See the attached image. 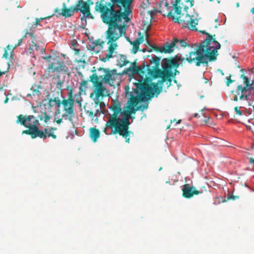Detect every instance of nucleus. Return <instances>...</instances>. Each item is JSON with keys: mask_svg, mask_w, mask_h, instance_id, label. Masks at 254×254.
<instances>
[{"mask_svg": "<svg viewBox=\"0 0 254 254\" xmlns=\"http://www.w3.org/2000/svg\"><path fill=\"white\" fill-rule=\"evenodd\" d=\"M8 98L7 97L6 98V99H5L4 101V103L5 104L6 103H7L8 101Z\"/></svg>", "mask_w": 254, "mask_h": 254, "instance_id": "nucleus-55", "label": "nucleus"}, {"mask_svg": "<svg viewBox=\"0 0 254 254\" xmlns=\"http://www.w3.org/2000/svg\"><path fill=\"white\" fill-rule=\"evenodd\" d=\"M28 35L31 36L32 41L33 40V41L34 42V41L35 40V37H34L33 34L32 33L29 32L28 31V30L26 29L25 31V34L23 36V37L27 38Z\"/></svg>", "mask_w": 254, "mask_h": 254, "instance_id": "nucleus-32", "label": "nucleus"}, {"mask_svg": "<svg viewBox=\"0 0 254 254\" xmlns=\"http://www.w3.org/2000/svg\"><path fill=\"white\" fill-rule=\"evenodd\" d=\"M40 87L39 86L38 89H34L33 88V86H32V87L31 88V90L32 91V95L33 96H39L40 95H41V93L39 90V88Z\"/></svg>", "mask_w": 254, "mask_h": 254, "instance_id": "nucleus-30", "label": "nucleus"}, {"mask_svg": "<svg viewBox=\"0 0 254 254\" xmlns=\"http://www.w3.org/2000/svg\"><path fill=\"white\" fill-rule=\"evenodd\" d=\"M39 46L32 41V44L30 47V49L33 51H38Z\"/></svg>", "mask_w": 254, "mask_h": 254, "instance_id": "nucleus-33", "label": "nucleus"}, {"mask_svg": "<svg viewBox=\"0 0 254 254\" xmlns=\"http://www.w3.org/2000/svg\"><path fill=\"white\" fill-rule=\"evenodd\" d=\"M6 71H1L0 70V77L2 75H3V74H5V73L6 72Z\"/></svg>", "mask_w": 254, "mask_h": 254, "instance_id": "nucleus-53", "label": "nucleus"}, {"mask_svg": "<svg viewBox=\"0 0 254 254\" xmlns=\"http://www.w3.org/2000/svg\"><path fill=\"white\" fill-rule=\"evenodd\" d=\"M96 80V76L93 75L91 82L94 87L93 93L95 94V98L93 100L95 104V107L97 108L96 110L95 116H97V114L105 107V103L101 101L100 98H102L108 95L106 88L100 82H97Z\"/></svg>", "mask_w": 254, "mask_h": 254, "instance_id": "nucleus-9", "label": "nucleus"}, {"mask_svg": "<svg viewBox=\"0 0 254 254\" xmlns=\"http://www.w3.org/2000/svg\"><path fill=\"white\" fill-rule=\"evenodd\" d=\"M250 84H251V83H250ZM251 84H253V87H253L252 89H251L249 90V92H250V91H251H251H253L254 92V80H252V83H251Z\"/></svg>", "mask_w": 254, "mask_h": 254, "instance_id": "nucleus-49", "label": "nucleus"}, {"mask_svg": "<svg viewBox=\"0 0 254 254\" xmlns=\"http://www.w3.org/2000/svg\"><path fill=\"white\" fill-rule=\"evenodd\" d=\"M162 167H160V169H159V171H160L161 170H162Z\"/></svg>", "mask_w": 254, "mask_h": 254, "instance_id": "nucleus-64", "label": "nucleus"}, {"mask_svg": "<svg viewBox=\"0 0 254 254\" xmlns=\"http://www.w3.org/2000/svg\"><path fill=\"white\" fill-rule=\"evenodd\" d=\"M127 40L130 43V42H131L130 40H129V39L128 38H127Z\"/></svg>", "mask_w": 254, "mask_h": 254, "instance_id": "nucleus-61", "label": "nucleus"}, {"mask_svg": "<svg viewBox=\"0 0 254 254\" xmlns=\"http://www.w3.org/2000/svg\"><path fill=\"white\" fill-rule=\"evenodd\" d=\"M137 88L140 91L139 94L138 90L136 93L137 94L135 97L132 94L130 95L128 103L129 106H136L139 102H143L148 99L153 97L154 93L159 94L162 91V87H159L157 83H151L148 81H144L139 83L137 85Z\"/></svg>", "mask_w": 254, "mask_h": 254, "instance_id": "nucleus-5", "label": "nucleus"}, {"mask_svg": "<svg viewBox=\"0 0 254 254\" xmlns=\"http://www.w3.org/2000/svg\"><path fill=\"white\" fill-rule=\"evenodd\" d=\"M48 69L53 72H60L65 71L66 67L63 62L56 60L49 65Z\"/></svg>", "mask_w": 254, "mask_h": 254, "instance_id": "nucleus-17", "label": "nucleus"}, {"mask_svg": "<svg viewBox=\"0 0 254 254\" xmlns=\"http://www.w3.org/2000/svg\"><path fill=\"white\" fill-rule=\"evenodd\" d=\"M57 129L56 127H51L50 128H45L43 130H41L46 135V137L44 139H46L47 137H51L53 139L57 138V135L54 134V131Z\"/></svg>", "mask_w": 254, "mask_h": 254, "instance_id": "nucleus-20", "label": "nucleus"}, {"mask_svg": "<svg viewBox=\"0 0 254 254\" xmlns=\"http://www.w3.org/2000/svg\"><path fill=\"white\" fill-rule=\"evenodd\" d=\"M17 124H20L28 129L24 130L22 134H25L31 136L32 138H35L37 137L44 139L46 135L39 128V124L38 120L33 115H20L17 116Z\"/></svg>", "mask_w": 254, "mask_h": 254, "instance_id": "nucleus-6", "label": "nucleus"}, {"mask_svg": "<svg viewBox=\"0 0 254 254\" xmlns=\"http://www.w3.org/2000/svg\"><path fill=\"white\" fill-rule=\"evenodd\" d=\"M61 104L63 105L64 111L62 118L73 123V117L74 115V100L71 89L68 93V98L63 99L61 101Z\"/></svg>", "mask_w": 254, "mask_h": 254, "instance_id": "nucleus-12", "label": "nucleus"}, {"mask_svg": "<svg viewBox=\"0 0 254 254\" xmlns=\"http://www.w3.org/2000/svg\"><path fill=\"white\" fill-rule=\"evenodd\" d=\"M196 48L194 52L189 53V58L187 59L190 64H194L196 66L201 64L207 65L208 62H213L217 59L218 50L220 48V43L216 40L215 35L209 40L195 44Z\"/></svg>", "mask_w": 254, "mask_h": 254, "instance_id": "nucleus-3", "label": "nucleus"}, {"mask_svg": "<svg viewBox=\"0 0 254 254\" xmlns=\"http://www.w3.org/2000/svg\"><path fill=\"white\" fill-rule=\"evenodd\" d=\"M249 163L250 164H253L254 163V158H251L249 159Z\"/></svg>", "mask_w": 254, "mask_h": 254, "instance_id": "nucleus-50", "label": "nucleus"}, {"mask_svg": "<svg viewBox=\"0 0 254 254\" xmlns=\"http://www.w3.org/2000/svg\"><path fill=\"white\" fill-rule=\"evenodd\" d=\"M183 196L187 198H190L194 195H198L201 192L196 190L195 188L190 186L189 184H185L182 189Z\"/></svg>", "mask_w": 254, "mask_h": 254, "instance_id": "nucleus-15", "label": "nucleus"}, {"mask_svg": "<svg viewBox=\"0 0 254 254\" xmlns=\"http://www.w3.org/2000/svg\"><path fill=\"white\" fill-rule=\"evenodd\" d=\"M48 105L50 107L57 106L59 108L61 105V101L58 97H55L54 99L51 98L48 101Z\"/></svg>", "mask_w": 254, "mask_h": 254, "instance_id": "nucleus-23", "label": "nucleus"}, {"mask_svg": "<svg viewBox=\"0 0 254 254\" xmlns=\"http://www.w3.org/2000/svg\"><path fill=\"white\" fill-rule=\"evenodd\" d=\"M219 24L216 25L215 26V28H217V27H218V26H219Z\"/></svg>", "mask_w": 254, "mask_h": 254, "instance_id": "nucleus-60", "label": "nucleus"}, {"mask_svg": "<svg viewBox=\"0 0 254 254\" xmlns=\"http://www.w3.org/2000/svg\"><path fill=\"white\" fill-rule=\"evenodd\" d=\"M194 117H195V118L200 117V116L199 115V114L198 113H195L194 115Z\"/></svg>", "mask_w": 254, "mask_h": 254, "instance_id": "nucleus-54", "label": "nucleus"}, {"mask_svg": "<svg viewBox=\"0 0 254 254\" xmlns=\"http://www.w3.org/2000/svg\"><path fill=\"white\" fill-rule=\"evenodd\" d=\"M142 106H138L136 107V108H135V107L133 106H128V111L130 113V115L132 114H135V112L138 110H140V109H141Z\"/></svg>", "mask_w": 254, "mask_h": 254, "instance_id": "nucleus-28", "label": "nucleus"}, {"mask_svg": "<svg viewBox=\"0 0 254 254\" xmlns=\"http://www.w3.org/2000/svg\"><path fill=\"white\" fill-rule=\"evenodd\" d=\"M129 62L127 60L126 56L123 55H120L118 60V65L121 67L125 66Z\"/></svg>", "mask_w": 254, "mask_h": 254, "instance_id": "nucleus-24", "label": "nucleus"}, {"mask_svg": "<svg viewBox=\"0 0 254 254\" xmlns=\"http://www.w3.org/2000/svg\"><path fill=\"white\" fill-rule=\"evenodd\" d=\"M180 1L181 0H175L173 4L175 13L177 15H179V16L176 17L172 14V10L169 11L167 16L171 17L175 22L180 24L183 27H188L190 30L197 31L195 27L198 24V15L196 13L191 15L188 13L187 10L188 9V7L187 6L184 8L186 13L181 14L182 7L180 5Z\"/></svg>", "mask_w": 254, "mask_h": 254, "instance_id": "nucleus-4", "label": "nucleus"}, {"mask_svg": "<svg viewBox=\"0 0 254 254\" xmlns=\"http://www.w3.org/2000/svg\"><path fill=\"white\" fill-rule=\"evenodd\" d=\"M113 53L111 52H109L108 54H106L105 57H103L101 59V61L104 62H107L113 57Z\"/></svg>", "mask_w": 254, "mask_h": 254, "instance_id": "nucleus-29", "label": "nucleus"}, {"mask_svg": "<svg viewBox=\"0 0 254 254\" xmlns=\"http://www.w3.org/2000/svg\"><path fill=\"white\" fill-rule=\"evenodd\" d=\"M16 48V46H14L11 45H7V47L4 49V53L3 55L2 58L7 59L9 57V54H12L15 48Z\"/></svg>", "mask_w": 254, "mask_h": 254, "instance_id": "nucleus-22", "label": "nucleus"}, {"mask_svg": "<svg viewBox=\"0 0 254 254\" xmlns=\"http://www.w3.org/2000/svg\"><path fill=\"white\" fill-rule=\"evenodd\" d=\"M63 121V119L62 118H60V119H59L58 120H57L56 121V123L58 124H60Z\"/></svg>", "mask_w": 254, "mask_h": 254, "instance_id": "nucleus-48", "label": "nucleus"}, {"mask_svg": "<svg viewBox=\"0 0 254 254\" xmlns=\"http://www.w3.org/2000/svg\"><path fill=\"white\" fill-rule=\"evenodd\" d=\"M63 84V82L62 81H61V80H59L57 83V88H61Z\"/></svg>", "mask_w": 254, "mask_h": 254, "instance_id": "nucleus-41", "label": "nucleus"}, {"mask_svg": "<svg viewBox=\"0 0 254 254\" xmlns=\"http://www.w3.org/2000/svg\"><path fill=\"white\" fill-rule=\"evenodd\" d=\"M75 7H73L75 12L80 11L83 14L84 17H90L93 19V16L90 13V7L87 2L83 0H78L76 3Z\"/></svg>", "mask_w": 254, "mask_h": 254, "instance_id": "nucleus-14", "label": "nucleus"}, {"mask_svg": "<svg viewBox=\"0 0 254 254\" xmlns=\"http://www.w3.org/2000/svg\"><path fill=\"white\" fill-rule=\"evenodd\" d=\"M138 39H140V44L141 43H142L144 41V37L143 36H141L140 38H139Z\"/></svg>", "mask_w": 254, "mask_h": 254, "instance_id": "nucleus-51", "label": "nucleus"}, {"mask_svg": "<svg viewBox=\"0 0 254 254\" xmlns=\"http://www.w3.org/2000/svg\"><path fill=\"white\" fill-rule=\"evenodd\" d=\"M93 95V93H91V95H90V97H92Z\"/></svg>", "mask_w": 254, "mask_h": 254, "instance_id": "nucleus-63", "label": "nucleus"}, {"mask_svg": "<svg viewBox=\"0 0 254 254\" xmlns=\"http://www.w3.org/2000/svg\"><path fill=\"white\" fill-rule=\"evenodd\" d=\"M130 43L133 45L132 53L135 54L139 49V46L140 44V41L139 39H136L133 42H130Z\"/></svg>", "mask_w": 254, "mask_h": 254, "instance_id": "nucleus-26", "label": "nucleus"}, {"mask_svg": "<svg viewBox=\"0 0 254 254\" xmlns=\"http://www.w3.org/2000/svg\"><path fill=\"white\" fill-rule=\"evenodd\" d=\"M189 58V55L186 57L181 58L177 55L175 58L166 59L163 66V69H160L159 65L161 58L157 56L152 58L150 64L148 65L143 62L141 66H137L135 63H132V65L127 69V72L130 71L132 74H138L144 75L146 73L154 78H160L157 84H162L166 82L168 87L172 81V78L175 77L177 73L179 71L177 69L180 64L187 62V59Z\"/></svg>", "mask_w": 254, "mask_h": 254, "instance_id": "nucleus-1", "label": "nucleus"}, {"mask_svg": "<svg viewBox=\"0 0 254 254\" xmlns=\"http://www.w3.org/2000/svg\"><path fill=\"white\" fill-rule=\"evenodd\" d=\"M186 1L190 2V6H192L193 5V2H194L193 0H187Z\"/></svg>", "mask_w": 254, "mask_h": 254, "instance_id": "nucleus-46", "label": "nucleus"}, {"mask_svg": "<svg viewBox=\"0 0 254 254\" xmlns=\"http://www.w3.org/2000/svg\"><path fill=\"white\" fill-rule=\"evenodd\" d=\"M231 75H229V78L227 79V82H226V85L227 86H229L230 84L234 82V80L231 79Z\"/></svg>", "mask_w": 254, "mask_h": 254, "instance_id": "nucleus-39", "label": "nucleus"}, {"mask_svg": "<svg viewBox=\"0 0 254 254\" xmlns=\"http://www.w3.org/2000/svg\"><path fill=\"white\" fill-rule=\"evenodd\" d=\"M142 106L141 110L143 111L144 110H146L148 108V104L144 105H141Z\"/></svg>", "mask_w": 254, "mask_h": 254, "instance_id": "nucleus-44", "label": "nucleus"}, {"mask_svg": "<svg viewBox=\"0 0 254 254\" xmlns=\"http://www.w3.org/2000/svg\"><path fill=\"white\" fill-rule=\"evenodd\" d=\"M121 114L123 115L125 117L123 118L119 117L117 125L113 128L109 134H119L125 138L126 142L129 143L130 135L132 134V132L128 130L130 125L129 119L131 118V115L128 110L124 111Z\"/></svg>", "mask_w": 254, "mask_h": 254, "instance_id": "nucleus-8", "label": "nucleus"}, {"mask_svg": "<svg viewBox=\"0 0 254 254\" xmlns=\"http://www.w3.org/2000/svg\"><path fill=\"white\" fill-rule=\"evenodd\" d=\"M100 132L98 129L95 127L90 128V137L94 142L97 141L98 138L100 137Z\"/></svg>", "mask_w": 254, "mask_h": 254, "instance_id": "nucleus-21", "label": "nucleus"}, {"mask_svg": "<svg viewBox=\"0 0 254 254\" xmlns=\"http://www.w3.org/2000/svg\"><path fill=\"white\" fill-rule=\"evenodd\" d=\"M218 19H217V18H216V19H215V22H218Z\"/></svg>", "mask_w": 254, "mask_h": 254, "instance_id": "nucleus-62", "label": "nucleus"}, {"mask_svg": "<svg viewBox=\"0 0 254 254\" xmlns=\"http://www.w3.org/2000/svg\"><path fill=\"white\" fill-rule=\"evenodd\" d=\"M148 12L149 13H150V15H151V14H152V13H153V12H152V11H148Z\"/></svg>", "mask_w": 254, "mask_h": 254, "instance_id": "nucleus-59", "label": "nucleus"}, {"mask_svg": "<svg viewBox=\"0 0 254 254\" xmlns=\"http://www.w3.org/2000/svg\"><path fill=\"white\" fill-rule=\"evenodd\" d=\"M87 83V81L85 80H82L80 83V86L79 88V94L80 95L84 94L85 93Z\"/></svg>", "mask_w": 254, "mask_h": 254, "instance_id": "nucleus-25", "label": "nucleus"}, {"mask_svg": "<svg viewBox=\"0 0 254 254\" xmlns=\"http://www.w3.org/2000/svg\"><path fill=\"white\" fill-rule=\"evenodd\" d=\"M24 38L23 37V38H21L20 39H19V40H18V43L15 45V46H16V47H17V46H20V45H21L22 42V41H23V39Z\"/></svg>", "mask_w": 254, "mask_h": 254, "instance_id": "nucleus-42", "label": "nucleus"}, {"mask_svg": "<svg viewBox=\"0 0 254 254\" xmlns=\"http://www.w3.org/2000/svg\"><path fill=\"white\" fill-rule=\"evenodd\" d=\"M149 5V0H143L141 4V7L145 9L148 7V6Z\"/></svg>", "mask_w": 254, "mask_h": 254, "instance_id": "nucleus-34", "label": "nucleus"}, {"mask_svg": "<svg viewBox=\"0 0 254 254\" xmlns=\"http://www.w3.org/2000/svg\"><path fill=\"white\" fill-rule=\"evenodd\" d=\"M104 43H105V42L104 41H101V40L100 39H98L96 40L93 43V44L94 45L93 47H96L98 45L101 47H102L103 45L104 44Z\"/></svg>", "mask_w": 254, "mask_h": 254, "instance_id": "nucleus-31", "label": "nucleus"}, {"mask_svg": "<svg viewBox=\"0 0 254 254\" xmlns=\"http://www.w3.org/2000/svg\"><path fill=\"white\" fill-rule=\"evenodd\" d=\"M86 2H87L88 4H89V7L90 5H93L94 4V2L92 0H87Z\"/></svg>", "mask_w": 254, "mask_h": 254, "instance_id": "nucleus-45", "label": "nucleus"}, {"mask_svg": "<svg viewBox=\"0 0 254 254\" xmlns=\"http://www.w3.org/2000/svg\"><path fill=\"white\" fill-rule=\"evenodd\" d=\"M181 122V120H179V121H178L176 123V124H180V123Z\"/></svg>", "mask_w": 254, "mask_h": 254, "instance_id": "nucleus-58", "label": "nucleus"}, {"mask_svg": "<svg viewBox=\"0 0 254 254\" xmlns=\"http://www.w3.org/2000/svg\"><path fill=\"white\" fill-rule=\"evenodd\" d=\"M44 18L36 19L35 25V26H38L39 24L40 20H43Z\"/></svg>", "mask_w": 254, "mask_h": 254, "instance_id": "nucleus-43", "label": "nucleus"}, {"mask_svg": "<svg viewBox=\"0 0 254 254\" xmlns=\"http://www.w3.org/2000/svg\"><path fill=\"white\" fill-rule=\"evenodd\" d=\"M133 0H110L106 2L105 0H100L96 3H101L103 6L108 8L111 7L116 12H118L126 18V23L130 21L129 15L132 13L130 5Z\"/></svg>", "mask_w": 254, "mask_h": 254, "instance_id": "nucleus-7", "label": "nucleus"}, {"mask_svg": "<svg viewBox=\"0 0 254 254\" xmlns=\"http://www.w3.org/2000/svg\"><path fill=\"white\" fill-rule=\"evenodd\" d=\"M39 117L40 120H43L45 123H47L51 119L50 116L46 113H44L43 116H39Z\"/></svg>", "mask_w": 254, "mask_h": 254, "instance_id": "nucleus-27", "label": "nucleus"}, {"mask_svg": "<svg viewBox=\"0 0 254 254\" xmlns=\"http://www.w3.org/2000/svg\"><path fill=\"white\" fill-rule=\"evenodd\" d=\"M61 10L62 12H60L61 9L59 8H56L54 10V12L57 13L58 16L63 15L65 17H69L71 16L75 12L73 6L67 8L65 3H63V8Z\"/></svg>", "mask_w": 254, "mask_h": 254, "instance_id": "nucleus-16", "label": "nucleus"}, {"mask_svg": "<svg viewBox=\"0 0 254 254\" xmlns=\"http://www.w3.org/2000/svg\"><path fill=\"white\" fill-rule=\"evenodd\" d=\"M98 70L102 71L104 74L103 75H99L96 72V70L95 67H93L92 70V72H93V73L89 76L90 82H91L92 76L95 75L96 76L97 81L100 82L102 85L103 82L110 85H111V83H113L114 77H113L114 75L112 70L102 67H99L98 68Z\"/></svg>", "mask_w": 254, "mask_h": 254, "instance_id": "nucleus-13", "label": "nucleus"}, {"mask_svg": "<svg viewBox=\"0 0 254 254\" xmlns=\"http://www.w3.org/2000/svg\"><path fill=\"white\" fill-rule=\"evenodd\" d=\"M251 11L253 14H254V7L252 8Z\"/></svg>", "mask_w": 254, "mask_h": 254, "instance_id": "nucleus-56", "label": "nucleus"}, {"mask_svg": "<svg viewBox=\"0 0 254 254\" xmlns=\"http://www.w3.org/2000/svg\"><path fill=\"white\" fill-rule=\"evenodd\" d=\"M110 109L113 112V114L110 116L105 124L103 132L106 134L109 133L108 132V129L110 128L112 130L113 128L117 125L118 121L119 120V115L123 113L121 104L119 101H115Z\"/></svg>", "mask_w": 254, "mask_h": 254, "instance_id": "nucleus-11", "label": "nucleus"}, {"mask_svg": "<svg viewBox=\"0 0 254 254\" xmlns=\"http://www.w3.org/2000/svg\"><path fill=\"white\" fill-rule=\"evenodd\" d=\"M171 46H169L168 43H166L162 47H158L155 46H151V49L148 51L149 52H152L153 50H154L156 52L164 53L165 54L167 53H171L172 50Z\"/></svg>", "mask_w": 254, "mask_h": 254, "instance_id": "nucleus-19", "label": "nucleus"}, {"mask_svg": "<svg viewBox=\"0 0 254 254\" xmlns=\"http://www.w3.org/2000/svg\"><path fill=\"white\" fill-rule=\"evenodd\" d=\"M85 112H86V114L89 116V117H90L91 118H92V119H93V117L94 116H95V114L94 113V112L92 111H88V110H86L85 111Z\"/></svg>", "mask_w": 254, "mask_h": 254, "instance_id": "nucleus-36", "label": "nucleus"}, {"mask_svg": "<svg viewBox=\"0 0 254 254\" xmlns=\"http://www.w3.org/2000/svg\"><path fill=\"white\" fill-rule=\"evenodd\" d=\"M163 3H164V5H165V7H166V9H168V7H169V3H168V2H167V1H166V2H163V1H162H162L160 2V4H159L160 6L162 4H163Z\"/></svg>", "mask_w": 254, "mask_h": 254, "instance_id": "nucleus-40", "label": "nucleus"}, {"mask_svg": "<svg viewBox=\"0 0 254 254\" xmlns=\"http://www.w3.org/2000/svg\"><path fill=\"white\" fill-rule=\"evenodd\" d=\"M239 198V196H236V195H230V196H228V197H227V199L225 200V201H227L230 199H232L233 200H235L236 198Z\"/></svg>", "mask_w": 254, "mask_h": 254, "instance_id": "nucleus-38", "label": "nucleus"}, {"mask_svg": "<svg viewBox=\"0 0 254 254\" xmlns=\"http://www.w3.org/2000/svg\"><path fill=\"white\" fill-rule=\"evenodd\" d=\"M60 112H61V110H60V109H58V110H57V112H56V113H57V114H60Z\"/></svg>", "mask_w": 254, "mask_h": 254, "instance_id": "nucleus-57", "label": "nucleus"}, {"mask_svg": "<svg viewBox=\"0 0 254 254\" xmlns=\"http://www.w3.org/2000/svg\"><path fill=\"white\" fill-rule=\"evenodd\" d=\"M74 51H75V54H77V55L79 54V53L80 52V50L79 49H75L74 50Z\"/></svg>", "mask_w": 254, "mask_h": 254, "instance_id": "nucleus-52", "label": "nucleus"}, {"mask_svg": "<svg viewBox=\"0 0 254 254\" xmlns=\"http://www.w3.org/2000/svg\"><path fill=\"white\" fill-rule=\"evenodd\" d=\"M95 10L100 13L103 22L108 26L105 32L107 44H109L108 52L114 53L118 46L114 42L126 34V25L122 24L123 19L126 22V18L111 7L103 6L101 3H95Z\"/></svg>", "mask_w": 254, "mask_h": 254, "instance_id": "nucleus-2", "label": "nucleus"}, {"mask_svg": "<svg viewBox=\"0 0 254 254\" xmlns=\"http://www.w3.org/2000/svg\"><path fill=\"white\" fill-rule=\"evenodd\" d=\"M200 32L202 34H205V35H206V39L205 40H209V38H211V36L212 35H211L210 33H207V32H205L204 31H200Z\"/></svg>", "mask_w": 254, "mask_h": 254, "instance_id": "nucleus-37", "label": "nucleus"}, {"mask_svg": "<svg viewBox=\"0 0 254 254\" xmlns=\"http://www.w3.org/2000/svg\"><path fill=\"white\" fill-rule=\"evenodd\" d=\"M242 106H236L234 108L235 112H236V114L239 116H242L243 115V113L241 111L239 110V108H242Z\"/></svg>", "mask_w": 254, "mask_h": 254, "instance_id": "nucleus-35", "label": "nucleus"}, {"mask_svg": "<svg viewBox=\"0 0 254 254\" xmlns=\"http://www.w3.org/2000/svg\"><path fill=\"white\" fill-rule=\"evenodd\" d=\"M169 46H171L172 53L176 48L179 47L185 48L189 46V44L184 39L178 40L177 38H173V41L171 43H168Z\"/></svg>", "mask_w": 254, "mask_h": 254, "instance_id": "nucleus-18", "label": "nucleus"}, {"mask_svg": "<svg viewBox=\"0 0 254 254\" xmlns=\"http://www.w3.org/2000/svg\"><path fill=\"white\" fill-rule=\"evenodd\" d=\"M240 78L243 79L244 85H238L237 90L235 91V94L233 100L237 102L239 99L240 100L245 99L248 101L250 100V95L248 92L254 87L253 84H250V79L243 74L240 75ZM232 92L233 93L234 91H233Z\"/></svg>", "mask_w": 254, "mask_h": 254, "instance_id": "nucleus-10", "label": "nucleus"}, {"mask_svg": "<svg viewBox=\"0 0 254 254\" xmlns=\"http://www.w3.org/2000/svg\"><path fill=\"white\" fill-rule=\"evenodd\" d=\"M52 58V57L51 56H49L48 57H43V59L47 60L48 61H49Z\"/></svg>", "mask_w": 254, "mask_h": 254, "instance_id": "nucleus-47", "label": "nucleus"}]
</instances>
